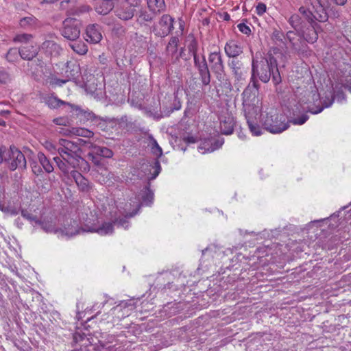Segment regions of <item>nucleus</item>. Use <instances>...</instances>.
I'll return each mask as SVG.
<instances>
[{
  "label": "nucleus",
  "mask_w": 351,
  "mask_h": 351,
  "mask_svg": "<svg viewBox=\"0 0 351 351\" xmlns=\"http://www.w3.org/2000/svg\"><path fill=\"white\" fill-rule=\"evenodd\" d=\"M237 27L241 32L245 35H250L251 34V29L250 27L245 24L244 23H239L237 25Z\"/></svg>",
  "instance_id": "nucleus-54"
},
{
  "label": "nucleus",
  "mask_w": 351,
  "mask_h": 351,
  "mask_svg": "<svg viewBox=\"0 0 351 351\" xmlns=\"http://www.w3.org/2000/svg\"><path fill=\"white\" fill-rule=\"evenodd\" d=\"M38 159L40 164L47 173H49L53 171L54 169L51 162L43 153L39 152L38 154Z\"/></svg>",
  "instance_id": "nucleus-35"
},
{
  "label": "nucleus",
  "mask_w": 351,
  "mask_h": 351,
  "mask_svg": "<svg viewBox=\"0 0 351 351\" xmlns=\"http://www.w3.org/2000/svg\"><path fill=\"white\" fill-rule=\"evenodd\" d=\"M80 66L75 64L66 63L65 74L67 81L76 80L80 75Z\"/></svg>",
  "instance_id": "nucleus-30"
},
{
  "label": "nucleus",
  "mask_w": 351,
  "mask_h": 351,
  "mask_svg": "<svg viewBox=\"0 0 351 351\" xmlns=\"http://www.w3.org/2000/svg\"><path fill=\"white\" fill-rule=\"evenodd\" d=\"M136 308L133 300L121 301L116 306L113 307L109 312V316H112V322H115L129 316L131 312Z\"/></svg>",
  "instance_id": "nucleus-8"
},
{
  "label": "nucleus",
  "mask_w": 351,
  "mask_h": 351,
  "mask_svg": "<svg viewBox=\"0 0 351 351\" xmlns=\"http://www.w3.org/2000/svg\"><path fill=\"white\" fill-rule=\"evenodd\" d=\"M139 19L142 21L150 22L153 20V16L146 11H141L139 15Z\"/></svg>",
  "instance_id": "nucleus-53"
},
{
  "label": "nucleus",
  "mask_w": 351,
  "mask_h": 351,
  "mask_svg": "<svg viewBox=\"0 0 351 351\" xmlns=\"http://www.w3.org/2000/svg\"><path fill=\"white\" fill-rule=\"evenodd\" d=\"M81 22L75 18H66L62 23L61 35L67 40L75 41L81 33Z\"/></svg>",
  "instance_id": "nucleus-7"
},
{
  "label": "nucleus",
  "mask_w": 351,
  "mask_h": 351,
  "mask_svg": "<svg viewBox=\"0 0 351 351\" xmlns=\"http://www.w3.org/2000/svg\"><path fill=\"white\" fill-rule=\"evenodd\" d=\"M71 176L76 182L77 180H79L82 176H83L80 172L77 171H71Z\"/></svg>",
  "instance_id": "nucleus-62"
},
{
  "label": "nucleus",
  "mask_w": 351,
  "mask_h": 351,
  "mask_svg": "<svg viewBox=\"0 0 351 351\" xmlns=\"http://www.w3.org/2000/svg\"><path fill=\"white\" fill-rule=\"evenodd\" d=\"M36 224L40 225L41 228L46 232H61L62 235H66L69 237H73L77 235L81 232H84L82 230V228H85V226L76 228L74 231L68 230L67 228H64V230L56 228L51 222L49 221H42L40 220L36 221Z\"/></svg>",
  "instance_id": "nucleus-13"
},
{
  "label": "nucleus",
  "mask_w": 351,
  "mask_h": 351,
  "mask_svg": "<svg viewBox=\"0 0 351 351\" xmlns=\"http://www.w3.org/2000/svg\"><path fill=\"white\" fill-rule=\"evenodd\" d=\"M75 142H77V143H80L79 144V146L81 148V147L82 146H86L87 147L88 149H92V147H90V144H93L92 143L88 141H85V140H83L82 138H76V141H74Z\"/></svg>",
  "instance_id": "nucleus-59"
},
{
  "label": "nucleus",
  "mask_w": 351,
  "mask_h": 351,
  "mask_svg": "<svg viewBox=\"0 0 351 351\" xmlns=\"http://www.w3.org/2000/svg\"><path fill=\"white\" fill-rule=\"evenodd\" d=\"M68 111L73 115L79 117L81 121L92 120L94 118V114L88 110L81 108L80 106L75 104H68Z\"/></svg>",
  "instance_id": "nucleus-20"
},
{
  "label": "nucleus",
  "mask_w": 351,
  "mask_h": 351,
  "mask_svg": "<svg viewBox=\"0 0 351 351\" xmlns=\"http://www.w3.org/2000/svg\"><path fill=\"white\" fill-rule=\"evenodd\" d=\"M306 4L311 5L314 10L313 15H315L316 21L320 23H324L328 21V15L322 3L314 4L313 0H306Z\"/></svg>",
  "instance_id": "nucleus-19"
},
{
  "label": "nucleus",
  "mask_w": 351,
  "mask_h": 351,
  "mask_svg": "<svg viewBox=\"0 0 351 351\" xmlns=\"http://www.w3.org/2000/svg\"><path fill=\"white\" fill-rule=\"evenodd\" d=\"M38 53V48L32 45H25L20 47V57L25 60H33Z\"/></svg>",
  "instance_id": "nucleus-23"
},
{
  "label": "nucleus",
  "mask_w": 351,
  "mask_h": 351,
  "mask_svg": "<svg viewBox=\"0 0 351 351\" xmlns=\"http://www.w3.org/2000/svg\"><path fill=\"white\" fill-rule=\"evenodd\" d=\"M225 52L228 57L234 59L243 53V49L239 44L231 40L226 44Z\"/></svg>",
  "instance_id": "nucleus-24"
},
{
  "label": "nucleus",
  "mask_w": 351,
  "mask_h": 351,
  "mask_svg": "<svg viewBox=\"0 0 351 351\" xmlns=\"http://www.w3.org/2000/svg\"><path fill=\"white\" fill-rule=\"evenodd\" d=\"M334 102V95L331 92L326 95L322 101V106L320 107H308V111L312 114H316L321 112L325 108L330 107Z\"/></svg>",
  "instance_id": "nucleus-28"
},
{
  "label": "nucleus",
  "mask_w": 351,
  "mask_h": 351,
  "mask_svg": "<svg viewBox=\"0 0 351 351\" xmlns=\"http://www.w3.org/2000/svg\"><path fill=\"white\" fill-rule=\"evenodd\" d=\"M319 28H320V26L317 23L313 25L308 24L298 34L302 36L306 43H314L318 39L317 29Z\"/></svg>",
  "instance_id": "nucleus-16"
},
{
  "label": "nucleus",
  "mask_w": 351,
  "mask_h": 351,
  "mask_svg": "<svg viewBox=\"0 0 351 351\" xmlns=\"http://www.w3.org/2000/svg\"><path fill=\"white\" fill-rule=\"evenodd\" d=\"M69 47L78 55H85L88 52V46L82 40L71 41L69 43Z\"/></svg>",
  "instance_id": "nucleus-32"
},
{
  "label": "nucleus",
  "mask_w": 351,
  "mask_h": 351,
  "mask_svg": "<svg viewBox=\"0 0 351 351\" xmlns=\"http://www.w3.org/2000/svg\"><path fill=\"white\" fill-rule=\"evenodd\" d=\"M32 168L33 173L37 176L42 172L41 168L37 165H34Z\"/></svg>",
  "instance_id": "nucleus-64"
},
{
  "label": "nucleus",
  "mask_w": 351,
  "mask_h": 351,
  "mask_svg": "<svg viewBox=\"0 0 351 351\" xmlns=\"http://www.w3.org/2000/svg\"><path fill=\"white\" fill-rule=\"evenodd\" d=\"M261 122L264 129L272 134L281 133L289 127L285 117L274 110L262 114Z\"/></svg>",
  "instance_id": "nucleus-4"
},
{
  "label": "nucleus",
  "mask_w": 351,
  "mask_h": 351,
  "mask_svg": "<svg viewBox=\"0 0 351 351\" xmlns=\"http://www.w3.org/2000/svg\"><path fill=\"white\" fill-rule=\"evenodd\" d=\"M45 102L51 109H57L61 106H64L65 108H68V104H71V103L59 99L58 97L53 95L45 97Z\"/></svg>",
  "instance_id": "nucleus-26"
},
{
  "label": "nucleus",
  "mask_w": 351,
  "mask_h": 351,
  "mask_svg": "<svg viewBox=\"0 0 351 351\" xmlns=\"http://www.w3.org/2000/svg\"><path fill=\"white\" fill-rule=\"evenodd\" d=\"M288 22L290 24V25L294 29L293 31H296L298 33L302 29H303V28H304L305 26L307 25V23L302 17V16L298 14H292L289 17Z\"/></svg>",
  "instance_id": "nucleus-25"
},
{
  "label": "nucleus",
  "mask_w": 351,
  "mask_h": 351,
  "mask_svg": "<svg viewBox=\"0 0 351 351\" xmlns=\"http://www.w3.org/2000/svg\"><path fill=\"white\" fill-rule=\"evenodd\" d=\"M266 5L264 3L259 2L256 6V12L258 15L262 16L266 12Z\"/></svg>",
  "instance_id": "nucleus-55"
},
{
  "label": "nucleus",
  "mask_w": 351,
  "mask_h": 351,
  "mask_svg": "<svg viewBox=\"0 0 351 351\" xmlns=\"http://www.w3.org/2000/svg\"><path fill=\"white\" fill-rule=\"evenodd\" d=\"M189 43L188 44L187 48L189 50V52L191 53L193 57H195V56H198L197 54V50H198V43L197 40L194 38V36H189Z\"/></svg>",
  "instance_id": "nucleus-39"
},
{
  "label": "nucleus",
  "mask_w": 351,
  "mask_h": 351,
  "mask_svg": "<svg viewBox=\"0 0 351 351\" xmlns=\"http://www.w3.org/2000/svg\"><path fill=\"white\" fill-rule=\"evenodd\" d=\"M211 149H213L212 140L209 139L205 140L198 147V149L202 154H205L206 152H213V151L210 150Z\"/></svg>",
  "instance_id": "nucleus-45"
},
{
  "label": "nucleus",
  "mask_w": 351,
  "mask_h": 351,
  "mask_svg": "<svg viewBox=\"0 0 351 351\" xmlns=\"http://www.w3.org/2000/svg\"><path fill=\"white\" fill-rule=\"evenodd\" d=\"M11 81V75L8 71L5 70L0 71V84H7L10 83Z\"/></svg>",
  "instance_id": "nucleus-46"
},
{
  "label": "nucleus",
  "mask_w": 351,
  "mask_h": 351,
  "mask_svg": "<svg viewBox=\"0 0 351 351\" xmlns=\"http://www.w3.org/2000/svg\"><path fill=\"white\" fill-rule=\"evenodd\" d=\"M21 215L26 219L30 221H34L36 223V221L39 219H37L36 216L29 213L27 210H21Z\"/></svg>",
  "instance_id": "nucleus-51"
},
{
  "label": "nucleus",
  "mask_w": 351,
  "mask_h": 351,
  "mask_svg": "<svg viewBox=\"0 0 351 351\" xmlns=\"http://www.w3.org/2000/svg\"><path fill=\"white\" fill-rule=\"evenodd\" d=\"M46 83L49 84L51 86H62L63 84H66L68 81L66 78L65 79H59L56 76L53 75H50L48 76L46 80Z\"/></svg>",
  "instance_id": "nucleus-38"
},
{
  "label": "nucleus",
  "mask_w": 351,
  "mask_h": 351,
  "mask_svg": "<svg viewBox=\"0 0 351 351\" xmlns=\"http://www.w3.org/2000/svg\"><path fill=\"white\" fill-rule=\"evenodd\" d=\"M141 171H143L145 174H151L147 177L148 182L145 187V192L142 196L143 202L148 206L150 205L154 200V192L150 189V180L155 179L161 171L160 162L158 159L155 160L153 164L143 163L141 165Z\"/></svg>",
  "instance_id": "nucleus-5"
},
{
  "label": "nucleus",
  "mask_w": 351,
  "mask_h": 351,
  "mask_svg": "<svg viewBox=\"0 0 351 351\" xmlns=\"http://www.w3.org/2000/svg\"><path fill=\"white\" fill-rule=\"evenodd\" d=\"M80 143L74 141L60 138L58 141L57 152L73 168L88 169V163L82 157V150L79 146Z\"/></svg>",
  "instance_id": "nucleus-2"
},
{
  "label": "nucleus",
  "mask_w": 351,
  "mask_h": 351,
  "mask_svg": "<svg viewBox=\"0 0 351 351\" xmlns=\"http://www.w3.org/2000/svg\"><path fill=\"white\" fill-rule=\"evenodd\" d=\"M148 8L155 14L160 13L165 10V0H147Z\"/></svg>",
  "instance_id": "nucleus-31"
},
{
  "label": "nucleus",
  "mask_w": 351,
  "mask_h": 351,
  "mask_svg": "<svg viewBox=\"0 0 351 351\" xmlns=\"http://www.w3.org/2000/svg\"><path fill=\"white\" fill-rule=\"evenodd\" d=\"M333 95L334 99L336 98L338 101H342L346 99V95L341 90H337Z\"/></svg>",
  "instance_id": "nucleus-58"
},
{
  "label": "nucleus",
  "mask_w": 351,
  "mask_h": 351,
  "mask_svg": "<svg viewBox=\"0 0 351 351\" xmlns=\"http://www.w3.org/2000/svg\"><path fill=\"white\" fill-rule=\"evenodd\" d=\"M208 62L210 69L218 81L222 82L225 80V65L220 51L211 52L208 55Z\"/></svg>",
  "instance_id": "nucleus-9"
},
{
  "label": "nucleus",
  "mask_w": 351,
  "mask_h": 351,
  "mask_svg": "<svg viewBox=\"0 0 351 351\" xmlns=\"http://www.w3.org/2000/svg\"><path fill=\"white\" fill-rule=\"evenodd\" d=\"M42 50L49 56L58 57L62 51V47L53 40H45L41 45Z\"/></svg>",
  "instance_id": "nucleus-21"
},
{
  "label": "nucleus",
  "mask_w": 351,
  "mask_h": 351,
  "mask_svg": "<svg viewBox=\"0 0 351 351\" xmlns=\"http://www.w3.org/2000/svg\"><path fill=\"white\" fill-rule=\"evenodd\" d=\"M90 147H92L93 152L92 153H89L88 156L97 155L108 158H110L113 156L112 151L106 147H101L94 144H90Z\"/></svg>",
  "instance_id": "nucleus-29"
},
{
  "label": "nucleus",
  "mask_w": 351,
  "mask_h": 351,
  "mask_svg": "<svg viewBox=\"0 0 351 351\" xmlns=\"http://www.w3.org/2000/svg\"><path fill=\"white\" fill-rule=\"evenodd\" d=\"M243 105L244 108L245 117L247 120V123L248 125V128L250 132L252 133L253 135L260 136L262 134L261 128L258 123H256L254 120H252L251 117L250 116V110L254 108L252 107L251 105L247 103V100L245 98L243 99Z\"/></svg>",
  "instance_id": "nucleus-17"
},
{
  "label": "nucleus",
  "mask_w": 351,
  "mask_h": 351,
  "mask_svg": "<svg viewBox=\"0 0 351 351\" xmlns=\"http://www.w3.org/2000/svg\"><path fill=\"white\" fill-rule=\"evenodd\" d=\"M228 66L232 71L234 80L237 82L245 80L247 71L245 69L243 62L237 58H234L228 62Z\"/></svg>",
  "instance_id": "nucleus-14"
},
{
  "label": "nucleus",
  "mask_w": 351,
  "mask_h": 351,
  "mask_svg": "<svg viewBox=\"0 0 351 351\" xmlns=\"http://www.w3.org/2000/svg\"><path fill=\"white\" fill-rule=\"evenodd\" d=\"M223 143H224V139L223 138L212 141L213 149H211L210 150L215 151V150L220 148Z\"/></svg>",
  "instance_id": "nucleus-56"
},
{
  "label": "nucleus",
  "mask_w": 351,
  "mask_h": 351,
  "mask_svg": "<svg viewBox=\"0 0 351 351\" xmlns=\"http://www.w3.org/2000/svg\"><path fill=\"white\" fill-rule=\"evenodd\" d=\"M5 197V186L3 184V181L2 178H0V210H2L3 208V205L2 204V199Z\"/></svg>",
  "instance_id": "nucleus-52"
},
{
  "label": "nucleus",
  "mask_w": 351,
  "mask_h": 351,
  "mask_svg": "<svg viewBox=\"0 0 351 351\" xmlns=\"http://www.w3.org/2000/svg\"><path fill=\"white\" fill-rule=\"evenodd\" d=\"M271 78L275 86L282 82L277 60L273 56L271 51L267 52L265 57L261 58V60L252 58L251 80L253 86L258 90L259 88L258 80L263 83H267Z\"/></svg>",
  "instance_id": "nucleus-1"
},
{
  "label": "nucleus",
  "mask_w": 351,
  "mask_h": 351,
  "mask_svg": "<svg viewBox=\"0 0 351 351\" xmlns=\"http://www.w3.org/2000/svg\"><path fill=\"white\" fill-rule=\"evenodd\" d=\"M298 11L306 23L313 25L316 23L315 16L313 15V12L310 10L308 7L301 6Z\"/></svg>",
  "instance_id": "nucleus-33"
},
{
  "label": "nucleus",
  "mask_w": 351,
  "mask_h": 351,
  "mask_svg": "<svg viewBox=\"0 0 351 351\" xmlns=\"http://www.w3.org/2000/svg\"><path fill=\"white\" fill-rule=\"evenodd\" d=\"M286 40L290 45L293 51L298 54H304L307 51L308 45L304 42L302 36L296 31L290 30L286 34Z\"/></svg>",
  "instance_id": "nucleus-11"
},
{
  "label": "nucleus",
  "mask_w": 351,
  "mask_h": 351,
  "mask_svg": "<svg viewBox=\"0 0 351 351\" xmlns=\"http://www.w3.org/2000/svg\"><path fill=\"white\" fill-rule=\"evenodd\" d=\"M45 147L48 150H49L51 152L57 151V149L58 147V143L56 145H55L51 142L47 141L45 143Z\"/></svg>",
  "instance_id": "nucleus-61"
},
{
  "label": "nucleus",
  "mask_w": 351,
  "mask_h": 351,
  "mask_svg": "<svg viewBox=\"0 0 351 351\" xmlns=\"http://www.w3.org/2000/svg\"><path fill=\"white\" fill-rule=\"evenodd\" d=\"M6 153V147L4 145L0 146V164H1L4 161Z\"/></svg>",
  "instance_id": "nucleus-60"
},
{
  "label": "nucleus",
  "mask_w": 351,
  "mask_h": 351,
  "mask_svg": "<svg viewBox=\"0 0 351 351\" xmlns=\"http://www.w3.org/2000/svg\"><path fill=\"white\" fill-rule=\"evenodd\" d=\"M75 134L79 136H83L89 138L93 136L94 133L92 131L85 128H77L76 130Z\"/></svg>",
  "instance_id": "nucleus-47"
},
{
  "label": "nucleus",
  "mask_w": 351,
  "mask_h": 351,
  "mask_svg": "<svg viewBox=\"0 0 351 351\" xmlns=\"http://www.w3.org/2000/svg\"><path fill=\"white\" fill-rule=\"evenodd\" d=\"M182 104L180 99L177 95L174 97L173 104L169 109L163 110L161 111L162 116H169L171 113H172L174 110H178L181 108Z\"/></svg>",
  "instance_id": "nucleus-40"
},
{
  "label": "nucleus",
  "mask_w": 351,
  "mask_h": 351,
  "mask_svg": "<svg viewBox=\"0 0 351 351\" xmlns=\"http://www.w3.org/2000/svg\"><path fill=\"white\" fill-rule=\"evenodd\" d=\"M234 121L232 117H225L220 122L221 132L226 135H229L233 132Z\"/></svg>",
  "instance_id": "nucleus-27"
},
{
  "label": "nucleus",
  "mask_w": 351,
  "mask_h": 351,
  "mask_svg": "<svg viewBox=\"0 0 351 351\" xmlns=\"http://www.w3.org/2000/svg\"><path fill=\"white\" fill-rule=\"evenodd\" d=\"M35 22V18L32 16L24 17L20 20V26L23 28H26L29 25H32Z\"/></svg>",
  "instance_id": "nucleus-48"
},
{
  "label": "nucleus",
  "mask_w": 351,
  "mask_h": 351,
  "mask_svg": "<svg viewBox=\"0 0 351 351\" xmlns=\"http://www.w3.org/2000/svg\"><path fill=\"white\" fill-rule=\"evenodd\" d=\"M114 3L110 0H97L94 3V9L97 13L106 15L114 8Z\"/></svg>",
  "instance_id": "nucleus-22"
},
{
  "label": "nucleus",
  "mask_w": 351,
  "mask_h": 351,
  "mask_svg": "<svg viewBox=\"0 0 351 351\" xmlns=\"http://www.w3.org/2000/svg\"><path fill=\"white\" fill-rule=\"evenodd\" d=\"M174 19L169 14H163L159 21L152 26V31L157 37L164 38L173 29Z\"/></svg>",
  "instance_id": "nucleus-10"
},
{
  "label": "nucleus",
  "mask_w": 351,
  "mask_h": 351,
  "mask_svg": "<svg viewBox=\"0 0 351 351\" xmlns=\"http://www.w3.org/2000/svg\"><path fill=\"white\" fill-rule=\"evenodd\" d=\"M271 38L275 45L278 46H285L287 48L286 35L285 36L281 30L275 29L272 32Z\"/></svg>",
  "instance_id": "nucleus-34"
},
{
  "label": "nucleus",
  "mask_w": 351,
  "mask_h": 351,
  "mask_svg": "<svg viewBox=\"0 0 351 351\" xmlns=\"http://www.w3.org/2000/svg\"><path fill=\"white\" fill-rule=\"evenodd\" d=\"M141 206V204H138L137 208L134 211L125 214V218L117 219L112 222H104L101 225H97L95 223H87L84 224L85 228H82V230L87 232H97L100 235H106L113 232L114 224H117L118 226H122L126 229L129 226V222L126 218H130L136 215L139 211Z\"/></svg>",
  "instance_id": "nucleus-3"
},
{
  "label": "nucleus",
  "mask_w": 351,
  "mask_h": 351,
  "mask_svg": "<svg viewBox=\"0 0 351 351\" xmlns=\"http://www.w3.org/2000/svg\"><path fill=\"white\" fill-rule=\"evenodd\" d=\"M179 43L180 40L178 36H171L166 47V51L168 55L171 56L170 61L173 64H176L179 61V59L184 51V49L182 48L180 53L178 54Z\"/></svg>",
  "instance_id": "nucleus-15"
},
{
  "label": "nucleus",
  "mask_w": 351,
  "mask_h": 351,
  "mask_svg": "<svg viewBox=\"0 0 351 351\" xmlns=\"http://www.w3.org/2000/svg\"><path fill=\"white\" fill-rule=\"evenodd\" d=\"M32 35L29 34H20L16 35L13 38L14 43H21L25 45H29L28 42L32 40Z\"/></svg>",
  "instance_id": "nucleus-43"
},
{
  "label": "nucleus",
  "mask_w": 351,
  "mask_h": 351,
  "mask_svg": "<svg viewBox=\"0 0 351 351\" xmlns=\"http://www.w3.org/2000/svg\"><path fill=\"white\" fill-rule=\"evenodd\" d=\"M75 183L82 191H88L90 190L89 182L84 176H82Z\"/></svg>",
  "instance_id": "nucleus-44"
},
{
  "label": "nucleus",
  "mask_w": 351,
  "mask_h": 351,
  "mask_svg": "<svg viewBox=\"0 0 351 351\" xmlns=\"http://www.w3.org/2000/svg\"><path fill=\"white\" fill-rule=\"evenodd\" d=\"M112 32L114 35L121 36L124 34L125 30L121 25H115L112 29Z\"/></svg>",
  "instance_id": "nucleus-57"
},
{
  "label": "nucleus",
  "mask_w": 351,
  "mask_h": 351,
  "mask_svg": "<svg viewBox=\"0 0 351 351\" xmlns=\"http://www.w3.org/2000/svg\"><path fill=\"white\" fill-rule=\"evenodd\" d=\"M69 165L66 161L64 162L62 160L58 162L57 166L64 175H67L69 173Z\"/></svg>",
  "instance_id": "nucleus-50"
},
{
  "label": "nucleus",
  "mask_w": 351,
  "mask_h": 351,
  "mask_svg": "<svg viewBox=\"0 0 351 351\" xmlns=\"http://www.w3.org/2000/svg\"><path fill=\"white\" fill-rule=\"evenodd\" d=\"M102 39L101 29L97 24H90L86 27L85 40L93 44L99 43Z\"/></svg>",
  "instance_id": "nucleus-18"
},
{
  "label": "nucleus",
  "mask_w": 351,
  "mask_h": 351,
  "mask_svg": "<svg viewBox=\"0 0 351 351\" xmlns=\"http://www.w3.org/2000/svg\"><path fill=\"white\" fill-rule=\"evenodd\" d=\"M135 6L130 0H123L116 8L115 14L121 20H130L134 16Z\"/></svg>",
  "instance_id": "nucleus-12"
},
{
  "label": "nucleus",
  "mask_w": 351,
  "mask_h": 351,
  "mask_svg": "<svg viewBox=\"0 0 351 351\" xmlns=\"http://www.w3.org/2000/svg\"><path fill=\"white\" fill-rule=\"evenodd\" d=\"M199 80L203 86H208L210 83L211 75L208 66L197 70Z\"/></svg>",
  "instance_id": "nucleus-36"
},
{
  "label": "nucleus",
  "mask_w": 351,
  "mask_h": 351,
  "mask_svg": "<svg viewBox=\"0 0 351 351\" xmlns=\"http://www.w3.org/2000/svg\"><path fill=\"white\" fill-rule=\"evenodd\" d=\"M308 119V116L306 114L301 115L299 117L294 118L290 121L294 125H302Z\"/></svg>",
  "instance_id": "nucleus-49"
},
{
  "label": "nucleus",
  "mask_w": 351,
  "mask_h": 351,
  "mask_svg": "<svg viewBox=\"0 0 351 351\" xmlns=\"http://www.w3.org/2000/svg\"><path fill=\"white\" fill-rule=\"evenodd\" d=\"M3 162L8 163L10 171L26 169L27 162L24 154L14 145H11L9 149H7Z\"/></svg>",
  "instance_id": "nucleus-6"
},
{
  "label": "nucleus",
  "mask_w": 351,
  "mask_h": 351,
  "mask_svg": "<svg viewBox=\"0 0 351 351\" xmlns=\"http://www.w3.org/2000/svg\"><path fill=\"white\" fill-rule=\"evenodd\" d=\"M193 58V62H194V66L196 68L197 70H199L202 69L207 68L208 64L206 60V58L204 55H202L201 57L198 56H195Z\"/></svg>",
  "instance_id": "nucleus-41"
},
{
  "label": "nucleus",
  "mask_w": 351,
  "mask_h": 351,
  "mask_svg": "<svg viewBox=\"0 0 351 351\" xmlns=\"http://www.w3.org/2000/svg\"><path fill=\"white\" fill-rule=\"evenodd\" d=\"M344 87L351 93V76L346 79Z\"/></svg>",
  "instance_id": "nucleus-63"
},
{
  "label": "nucleus",
  "mask_w": 351,
  "mask_h": 351,
  "mask_svg": "<svg viewBox=\"0 0 351 351\" xmlns=\"http://www.w3.org/2000/svg\"><path fill=\"white\" fill-rule=\"evenodd\" d=\"M20 56V48H10L5 55L6 60L10 62H16Z\"/></svg>",
  "instance_id": "nucleus-42"
},
{
  "label": "nucleus",
  "mask_w": 351,
  "mask_h": 351,
  "mask_svg": "<svg viewBox=\"0 0 351 351\" xmlns=\"http://www.w3.org/2000/svg\"><path fill=\"white\" fill-rule=\"evenodd\" d=\"M148 140L149 141V145L151 146V149L152 153L156 155L158 158L160 157L162 155V149L159 146L156 140L154 138L152 134L148 136Z\"/></svg>",
  "instance_id": "nucleus-37"
}]
</instances>
